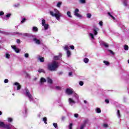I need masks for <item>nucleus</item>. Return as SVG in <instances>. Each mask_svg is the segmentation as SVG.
<instances>
[{
    "label": "nucleus",
    "mask_w": 129,
    "mask_h": 129,
    "mask_svg": "<svg viewBox=\"0 0 129 129\" xmlns=\"http://www.w3.org/2000/svg\"><path fill=\"white\" fill-rule=\"evenodd\" d=\"M58 67H59V62L55 60L48 64V69L49 71H57Z\"/></svg>",
    "instance_id": "nucleus-1"
},
{
    "label": "nucleus",
    "mask_w": 129,
    "mask_h": 129,
    "mask_svg": "<svg viewBox=\"0 0 129 129\" xmlns=\"http://www.w3.org/2000/svg\"><path fill=\"white\" fill-rule=\"evenodd\" d=\"M73 95V98H70L69 99V103L71 106L79 101V96L76 93H74Z\"/></svg>",
    "instance_id": "nucleus-2"
},
{
    "label": "nucleus",
    "mask_w": 129,
    "mask_h": 129,
    "mask_svg": "<svg viewBox=\"0 0 129 129\" xmlns=\"http://www.w3.org/2000/svg\"><path fill=\"white\" fill-rule=\"evenodd\" d=\"M50 15L52 16V17H54L56 19L57 21H60V18H61V13H60V11L57 9H55L54 10V12L50 11Z\"/></svg>",
    "instance_id": "nucleus-3"
},
{
    "label": "nucleus",
    "mask_w": 129,
    "mask_h": 129,
    "mask_svg": "<svg viewBox=\"0 0 129 129\" xmlns=\"http://www.w3.org/2000/svg\"><path fill=\"white\" fill-rule=\"evenodd\" d=\"M25 90V94L26 97H28L29 101L30 102H35V99H34V97H33V95L31 94V93H30V91H29V89L26 88Z\"/></svg>",
    "instance_id": "nucleus-4"
},
{
    "label": "nucleus",
    "mask_w": 129,
    "mask_h": 129,
    "mask_svg": "<svg viewBox=\"0 0 129 129\" xmlns=\"http://www.w3.org/2000/svg\"><path fill=\"white\" fill-rule=\"evenodd\" d=\"M79 13V9H76L74 12V15L76 17H77V18H79V19H82L83 18L82 15H80Z\"/></svg>",
    "instance_id": "nucleus-5"
},
{
    "label": "nucleus",
    "mask_w": 129,
    "mask_h": 129,
    "mask_svg": "<svg viewBox=\"0 0 129 129\" xmlns=\"http://www.w3.org/2000/svg\"><path fill=\"white\" fill-rule=\"evenodd\" d=\"M42 25L43 27V30L46 31V30H48V28H49V24H46V20L44 19H43L42 20Z\"/></svg>",
    "instance_id": "nucleus-6"
},
{
    "label": "nucleus",
    "mask_w": 129,
    "mask_h": 129,
    "mask_svg": "<svg viewBox=\"0 0 129 129\" xmlns=\"http://www.w3.org/2000/svg\"><path fill=\"white\" fill-rule=\"evenodd\" d=\"M65 51H67V57L69 58L71 56V52L69 50V46L66 45L64 47Z\"/></svg>",
    "instance_id": "nucleus-7"
},
{
    "label": "nucleus",
    "mask_w": 129,
    "mask_h": 129,
    "mask_svg": "<svg viewBox=\"0 0 129 129\" xmlns=\"http://www.w3.org/2000/svg\"><path fill=\"white\" fill-rule=\"evenodd\" d=\"M66 93H67L68 95H72V94L73 95V94L75 93L74 92V90H73V89L69 88L66 89Z\"/></svg>",
    "instance_id": "nucleus-8"
},
{
    "label": "nucleus",
    "mask_w": 129,
    "mask_h": 129,
    "mask_svg": "<svg viewBox=\"0 0 129 129\" xmlns=\"http://www.w3.org/2000/svg\"><path fill=\"white\" fill-rule=\"evenodd\" d=\"M14 85H15V87H14L15 91H18L20 90V89H21V86L19 83L15 82Z\"/></svg>",
    "instance_id": "nucleus-9"
},
{
    "label": "nucleus",
    "mask_w": 129,
    "mask_h": 129,
    "mask_svg": "<svg viewBox=\"0 0 129 129\" xmlns=\"http://www.w3.org/2000/svg\"><path fill=\"white\" fill-rule=\"evenodd\" d=\"M33 41L37 45H41V43H42V40H41L38 39L36 37L33 38Z\"/></svg>",
    "instance_id": "nucleus-10"
},
{
    "label": "nucleus",
    "mask_w": 129,
    "mask_h": 129,
    "mask_svg": "<svg viewBox=\"0 0 129 129\" xmlns=\"http://www.w3.org/2000/svg\"><path fill=\"white\" fill-rule=\"evenodd\" d=\"M15 34L16 35H18L19 36H24V37H30L31 36V34L29 33H21L20 32H16Z\"/></svg>",
    "instance_id": "nucleus-11"
},
{
    "label": "nucleus",
    "mask_w": 129,
    "mask_h": 129,
    "mask_svg": "<svg viewBox=\"0 0 129 129\" xmlns=\"http://www.w3.org/2000/svg\"><path fill=\"white\" fill-rule=\"evenodd\" d=\"M4 128H6V129H11V128H13L14 127V126H13V125L11 124H4Z\"/></svg>",
    "instance_id": "nucleus-12"
},
{
    "label": "nucleus",
    "mask_w": 129,
    "mask_h": 129,
    "mask_svg": "<svg viewBox=\"0 0 129 129\" xmlns=\"http://www.w3.org/2000/svg\"><path fill=\"white\" fill-rule=\"evenodd\" d=\"M98 31H99V29L98 28H95L93 29V32L95 36H96L97 34H98Z\"/></svg>",
    "instance_id": "nucleus-13"
},
{
    "label": "nucleus",
    "mask_w": 129,
    "mask_h": 129,
    "mask_svg": "<svg viewBox=\"0 0 129 129\" xmlns=\"http://www.w3.org/2000/svg\"><path fill=\"white\" fill-rule=\"evenodd\" d=\"M11 47H12V49H13V50H14L16 53L20 52V49H19V48H17V46H16L15 45H12Z\"/></svg>",
    "instance_id": "nucleus-14"
},
{
    "label": "nucleus",
    "mask_w": 129,
    "mask_h": 129,
    "mask_svg": "<svg viewBox=\"0 0 129 129\" xmlns=\"http://www.w3.org/2000/svg\"><path fill=\"white\" fill-rule=\"evenodd\" d=\"M62 57V54L59 53V55H56L54 56L53 59L54 60H60Z\"/></svg>",
    "instance_id": "nucleus-15"
},
{
    "label": "nucleus",
    "mask_w": 129,
    "mask_h": 129,
    "mask_svg": "<svg viewBox=\"0 0 129 129\" xmlns=\"http://www.w3.org/2000/svg\"><path fill=\"white\" fill-rule=\"evenodd\" d=\"M22 113H23V116H26L27 114L28 113V111L27 110V108H24V109H23V111H22Z\"/></svg>",
    "instance_id": "nucleus-16"
},
{
    "label": "nucleus",
    "mask_w": 129,
    "mask_h": 129,
    "mask_svg": "<svg viewBox=\"0 0 129 129\" xmlns=\"http://www.w3.org/2000/svg\"><path fill=\"white\" fill-rule=\"evenodd\" d=\"M89 36L90 37L91 41H93V40H94V35H93V34L90 33L89 34Z\"/></svg>",
    "instance_id": "nucleus-17"
},
{
    "label": "nucleus",
    "mask_w": 129,
    "mask_h": 129,
    "mask_svg": "<svg viewBox=\"0 0 129 129\" xmlns=\"http://www.w3.org/2000/svg\"><path fill=\"white\" fill-rule=\"evenodd\" d=\"M79 3L82 5H84V4H86V0H79Z\"/></svg>",
    "instance_id": "nucleus-18"
},
{
    "label": "nucleus",
    "mask_w": 129,
    "mask_h": 129,
    "mask_svg": "<svg viewBox=\"0 0 129 129\" xmlns=\"http://www.w3.org/2000/svg\"><path fill=\"white\" fill-rule=\"evenodd\" d=\"M10 17H11V14H8L4 18V20H9V19H10Z\"/></svg>",
    "instance_id": "nucleus-19"
},
{
    "label": "nucleus",
    "mask_w": 129,
    "mask_h": 129,
    "mask_svg": "<svg viewBox=\"0 0 129 129\" xmlns=\"http://www.w3.org/2000/svg\"><path fill=\"white\" fill-rule=\"evenodd\" d=\"M47 80L48 83H50V84H52V83H53V81L50 78H47Z\"/></svg>",
    "instance_id": "nucleus-20"
},
{
    "label": "nucleus",
    "mask_w": 129,
    "mask_h": 129,
    "mask_svg": "<svg viewBox=\"0 0 129 129\" xmlns=\"http://www.w3.org/2000/svg\"><path fill=\"white\" fill-rule=\"evenodd\" d=\"M46 82V79L44 78H41L40 79V83L41 84H43V83Z\"/></svg>",
    "instance_id": "nucleus-21"
},
{
    "label": "nucleus",
    "mask_w": 129,
    "mask_h": 129,
    "mask_svg": "<svg viewBox=\"0 0 129 129\" xmlns=\"http://www.w3.org/2000/svg\"><path fill=\"white\" fill-rule=\"evenodd\" d=\"M83 61L84 63H87L88 62H89V59H88L87 57H86L84 59Z\"/></svg>",
    "instance_id": "nucleus-22"
},
{
    "label": "nucleus",
    "mask_w": 129,
    "mask_h": 129,
    "mask_svg": "<svg viewBox=\"0 0 129 129\" xmlns=\"http://www.w3.org/2000/svg\"><path fill=\"white\" fill-rule=\"evenodd\" d=\"M32 31L33 32H38V28L37 27H33L32 28Z\"/></svg>",
    "instance_id": "nucleus-23"
},
{
    "label": "nucleus",
    "mask_w": 129,
    "mask_h": 129,
    "mask_svg": "<svg viewBox=\"0 0 129 129\" xmlns=\"http://www.w3.org/2000/svg\"><path fill=\"white\" fill-rule=\"evenodd\" d=\"M67 15L69 18H72V16H71V12H70V11L67 12Z\"/></svg>",
    "instance_id": "nucleus-24"
},
{
    "label": "nucleus",
    "mask_w": 129,
    "mask_h": 129,
    "mask_svg": "<svg viewBox=\"0 0 129 129\" xmlns=\"http://www.w3.org/2000/svg\"><path fill=\"white\" fill-rule=\"evenodd\" d=\"M103 63L106 65V66H109V62L106 60H104Z\"/></svg>",
    "instance_id": "nucleus-25"
},
{
    "label": "nucleus",
    "mask_w": 129,
    "mask_h": 129,
    "mask_svg": "<svg viewBox=\"0 0 129 129\" xmlns=\"http://www.w3.org/2000/svg\"><path fill=\"white\" fill-rule=\"evenodd\" d=\"M38 72H39V73H45V71H44V70L42 69H39L38 70Z\"/></svg>",
    "instance_id": "nucleus-26"
},
{
    "label": "nucleus",
    "mask_w": 129,
    "mask_h": 129,
    "mask_svg": "<svg viewBox=\"0 0 129 129\" xmlns=\"http://www.w3.org/2000/svg\"><path fill=\"white\" fill-rule=\"evenodd\" d=\"M5 57H6V59H10L11 55H10V54L6 53Z\"/></svg>",
    "instance_id": "nucleus-27"
},
{
    "label": "nucleus",
    "mask_w": 129,
    "mask_h": 129,
    "mask_svg": "<svg viewBox=\"0 0 129 129\" xmlns=\"http://www.w3.org/2000/svg\"><path fill=\"white\" fill-rule=\"evenodd\" d=\"M5 126V123L0 121V127H4Z\"/></svg>",
    "instance_id": "nucleus-28"
},
{
    "label": "nucleus",
    "mask_w": 129,
    "mask_h": 129,
    "mask_svg": "<svg viewBox=\"0 0 129 129\" xmlns=\"http://www.w3.org/2000/svg\"><path fill=\"white\" fill-rule=\"evenodd\" d=\"M102 44L103 46H104L106 48L108 47V44L105 42H102Z\"/></svg>",
    "instance_id": "nucleus-29"
},
{
    "label": "nucleus",
    "mask_w": 129,
    "mask_h": 129,
    "mask_svg": "<svg viewBox=\"0 0 129 129\" xmlns=\"http://www.w3.org/2000/svg\"><path fill=\"white\" fill-rule=\"evenodd\" d=\"M61 5H62V2H59L57 4L56 7H57V8H60L61 7Z\"/></svg>",
    "instance_id": "nucleus-30"
},
{
    "label": "nucleus",
    "mask_w": 129,
    "mask_h": 129,
    "mask_svg": "<svg viewBox=\"0 0 129 129\" xmlns=\"http://www.w3.org/2000/svg\"><path fill=\"white\" fill-rule=\"evenodd\" d=\"M88 121H89L88 119H86L84 121L83 124H85V125H86V124L87 123V122H88Z\"/></svg>",
    "instance_id": "nucleus-31"
},
{
    "label": "nucleus",
    "mask_w": 129,
    "mask_h": 129,
    "mask_svg": "<svg viewBox=\"0 0 129 129\" xmlns=\"http://www.w3.org/2000/svg\"><path fill=\"white\" fill-rule=\"evenodd\" d=\"M43 121H44V123L47 124V117H43Z\"/></svg>",
    "instance_id": "nucleus-32"
},
{
    "label": "nucleus",
    "mask_w": 129,
    "mask_h": 129,
    "mask_svg": "<svg viewBox=\"0 0 129 129\" xmlns=\"http://www.w3.org/2000/svg\"><path fill=\"white\" fill-rule=\"evenodd\" d=\"M117 115L119 118H120V112H119V110H117Z\"/></svg>",
    "instance_id": "nucleus-33"
},
{
    "label": "nucleus",
    "mask_w": 129,
    "mask_h": 129,
    "mask_svg": "<svg viewBox=\"0 0 129 129\" xmlns=\"http://www.w3.org/2000/svg\"><path fill=\"white\" fill-rule=\"evenodd\" d=\"M96 112L97 113H100V112H101V110H100V108H97L96 109Z\"/></svg>",
    "instance_id": "nucleus-34"
},
{
    "label": "nucleus",
    "mask_w": 129,
    "mask_h": 129,
    "mask_svg": "<svg viewBox=\"0 0 129 129\" xmlns=\"http://www.w3.org/2000/svg\"><path fill=\"white\" fill-rule=\"evenodd\" d=\"M108 16H109L111 18H112L113 20H115V18H114V17H113L112 15H111V14H110V13L108 12Z\"/></svg>",
    "instance_id": "nucleus-35"
},
{
    "label": "nucleus",
    "mask_w": 129,
    "mask_h": 129,
    "mask_svg": "<svg viewBox=\"0 0 129 129\" xmlns=\"http://www.w3.org/2000/svg\"><path fill=\"white\" fill-rule=\"evenodd\" d=\"M123 5L125 7H127V1H126V0L124 1V2H123Z\"/></svg>",
    "instance_id": "nucleus-36"
},
{
    "label": "nucleus",
    "mask_w": 129,
    "mask_h": 129,
    "mask_svg": "<svg viewBox=\"0 0 129 129\" xmlns=\"http://www.w3.org/2000/svg\"><path fill=\"white\" fill-rule=\"evenodd\" d=\"M38 60H39V61H40V62H44V57H39V58H38Z\"/></svg>",
    "instance_id": "nucleus-37"
},
{
    "label": "nucleus",
    "mask_w": 129,
    "mask_h": 129,
    "mask_svg": "<svg viewBox=\"0 0 129 129\" xmlns=\"http://www.w3.org/2000/svg\"><path fill=\"white\" fill-rule=\"evenodd\" d=\"M124 50L127 51L128 50V46L127 45L124 46Z\"/></svg>",
    "instance_id": "nucleus-38"
},
{
    "label": "nucleus",
    "mask_w": 129,
    "mask_h": 129,
    "mask_svg": "<svg viewBox=\"0 0 129 129\" xmlns=\"http://www.w3.org/2000/svg\"><path fill=\"white\" fill-rule=\"evenodd\" d=\"M87 17L88 18V19H90V18H91V14L88 13L87 14Z\"/></svg>",
    "instance_id": "nucleus-39"
},
{
    "label": "nucleus",
    "mask_w": 129,
    "mask_h": 129,
    "mask_svg": "<svg viewBox=\"0 0 129 129\" xmlns=\"http://www.w3.org/2000/svg\"><path fill=\"white\" fill-rule=\"evenodd\" d=\"M53 125L55 127V128H57V127H58V124H57V123H53Z\"/></svg>",
    "instance_id": "nucleus-40"
},
{
    "label": "nucleus",
    "mask_w": 129,
    "mask_h": 129,
    "mask_svg": "<svg viewBox=\"0 0 129 129\" xmlns=\"http://www.w3.org/2000/svg\"><path fill=\"white\" fill-rule=\"evenodd\" d=\"M55 89L56 90H61V87H59V86H56L55 87Z\"/></svg>",
    "instance_id": "nucleus-41"
},
{
    "label": "nucleus",
    "mask_w": 129,
    "mask_h": 129,
    "mask_svg": "<svg viewBox=\"0 0 129 129\" xmlns=\"http://www.w3.org/2000/svg\"><path fill=\"white\" fill-rule=\"evenodd\" d=\"M8 121H9V122H12V121H13L12 118H11V117L8 118Z\"/></svg>",
    "instance_id": "nucleus-42"
},
{
    "label": "nucleus",
    "mask_w": 129,
    "mask_h": 129,
    "mask_svg": "<svg viewBox=\"0 0 129 129\" xmlns=\"http://www.w3.org/2000/svg\"><path fill=\"white\" fill-rule=\"evenodd\" d=\"M73 125V124L72 123H70L69 125V129H72V126Z\"/></svg>",
    "instance_id": "nucleus-43"
},
{
    "label": "nucleus",
    "mask_w": 129,
    "mask_h": 129,
    "mask_svg": "<svg viewBox=\"0 0 129 129\" xmlns=\"http://www.w3.org/2000/svg\"><path fill=\"white\" fill-rule=\"evenodd\" d=\"M25 22H26V18H23L21 23V24H24V23H25Z\"/></svg>",
    "instance_id": "nucleus-44"
},
{
    "label": "nucleus",
    "mask_w": 129,
    "mask_h": 129,
    "mask_svg": "<svg viewBox=\"0 0 129 129\" xmlns=\"http://www.w3.org/2000/svg\"><path fill=\"white\" fill-rule=\"evenodd\" d=\"M85 126V124H82L81 125L80 129H84Z\"/></svg>",
    "instance_id": "nucleus-45"
},
{
    "label": "nucleus",
    "mask_w": 129,
    "mask_h": 129,
    "mask_svg": "<svg viewBox=\"0 0 129 129\" xmlns=\"http://www.w3.org/2000/svg\"><path fill=\"white\" fill-rule=\"evenodd\" d=\"M24 57L25 58H29V53H25L24 54Z\"/></svg>",
    "instance_id": "nucleus-46"
},
{
    "label": "nucleus",
    "mask_w": 129,
    "mask_h": 129,
    "mask_svg": "<svg viewBox=\"0 0 129 129\" xmlns=\"http://www.w3.org/2000/svg\"><path fill=\"white\" fill-rule=\"evenodd\" d=\"M83 84H84V83L83 81H80L79 82V85H80V86H83Z\"/></svg>",
    "instance_id": "nucleus-47"
},
{
    "label": "nucleus",
    "mask_w": 129,
    "mask_h": 129,
    "mask_svg": "<svg viewBox=\"0 0 129 129\" xmlns=\"http://www.w3.org/2000/svg\"><path fill=\"white\" fill-rule=\"evenodd\" d=\"M108 52H109V53H110V54H112V55H114V53L113 52V51L110 50H108Z\"/></svg>",
    "instance_id": "nucleus-48"
},
{
    "label": "nucleus",
    "mask_w": 129,
    "mask_h": 129,
    "mask_svg": "<svg viewBox=\"0 0 129 129\" xmlns=\"http://www.w3.org/2000/svg\"><path fill=\"white\" fill-rule=\"evenodd\" d=\"M14 6L15 8H18V7H20V4H15V5H14Z\"/></svg>",
    "instance_id": "nucleus-49"
},
{
    "label": "nucleus",
    "mask_w": 129,
    "mask_h": 129,
    "mask_svg": "<svg viewBox=\"0 0 129 129\" xmlns=\"http://www.w3.org/2000/svg\"><path fill=\"white\" fill-rule=\"evenodd\" d=\"M72 74H73L72 72H70L69 73V76H70V77H71V76H72Z\"/></svg>",
    "instance_id": "nucleus-50"
},
{
    "label": "nucleus",
    "mask_w": 129,
    "mask_h": 129,
    "mask_svg": "<svg viewBox=\"0 0 129 129\" xmlns=\"http://www.w3.org/2000/svg\"><path fill=\"white\" fill-rule=\"evenodd\" d=\"M4 15H5V13H4V12L3 11L0 12V16H4Z\"/></svg>",
    "instance_id": "nucleus-51"
},
{
    "label": "nucleus",
    "mask_w": 129,
    "mask_h": 129,
    "mask_svg": "<svg viewBox=\"0 0 129 129\" xmlns=\"http://www.w3.org/2000/svg\"><path fill=\"white\" fill-rule=\"evenodd\" d=\"M50 35H51V31H49L47 32V33L46 34V36H50Z\"/></svg>",
    "instance_id": "nucleus-52"
},
{
    "label": "nucleus",
    "mask_w": 129,
    "mask_h": 129,
    "mask_svg": "<svg viewBox=\"0 0 129 129\" xmlns=\"http://www.w3.org/2000/svg\"><path fill=\"white\" fill-rule=\"evenodd\" d=\"M74 116H75V117H78V116H79V115L78 114H77V113H75V114H74Z\"/></svg>",
    "instance_id": "nucleus-53"
},
{
    "label": "nucleus",
    "mask_w": 129,
    "mask_h": 129,
    "mask_svg": "<svg viewBox=\"0 0 129 129\" xmlns=\"http://www.w3.org/2000/svg\"><path fill=\"white\" fill-rule=\"evenodd\" d=\"M103 125L104 127H107V126H108V125H107V124H106V123L103 124Z\"/></svg>",
    "instance_id": "nucleus-54"
},
{
    "label": "nucleus",
    "mask_w": 129,
    "mask_h": 129,
    "mask_svg": "<svg viewBox=\"0 0 129 129\" xmlns=\"http://www.w3.org/2000/svg\"><path fill=\"white\" fill-rule=\"evenodd\" d=\"M70 47L72 50H74V46L73 45L70 46Z\"/></svg>",
    "instance_id": "nucleus-55"
},
{
    "label": "nucleus",
    "mask_w": 129,
    "mask_h": 129,
    "mask_svg": "<svg viewBox=\"0 0 129 129\" xmlns=\"http://www.w3.org/2000/svg\"><path fill=\"white\" fill-rule=\"evenodd\" d=\"M17 43L18 44H20V43H21V40H20V39H17Z\"/></svg>",
    "instance_id": "nucleus-56"
},
{
    "label": "nucleus",
    "mask_w": 129,
    "mask_h": 129,
    "mask_svg": "<svg viewBox=\"0 0 129 129\" xmlns=\"http://www.w3.org/2000/svg\"><path fill=\"white\" fill-rule=\"evenodd\" d=\"M99 25H100V26H102V25H103V22H102V21H100L99 22Z\"/></svg>",
    "instance_id": "nucleus-57"
},
{
    "label": "nucleus",
    "mask_w": 129,
    "mask_h": 129,
    "mask_svg": "<svg viewBox=\"0 0 129 129\" xmlns=\"http://www.w3.org/2000/svg\"><path fill=\"white\" fill-rule=\"evenodd\" d=\"M4 82H5V83H8L9 82V80H8V79H5V80H4Z\"/></svg>",
    "instance_id": "nucleus-58"
},
{
    "label": "nucleus",
    "mask_w": 129,
    "mask_h": 129,
    "mask_svg": "<svg viewBox=\"0 0 129 129\" xmlns=\"http://www.w3.org/2000/svg\"><path fill=\"white\" fill-rule=\"evenodd\" d=\"M105 101L106 103H109V100H108V99H106Z\"/></svg>",
    "instance_id": "nucleus-59"
},
{
    "label": "nucleus",
    "mask_w": 129,
    "mask_h": 129,
    "mask_svg": "<svg viewBox=\"0 0 129 129\" xmlns=\"http://www.w3.org/2000/svg\"><path fill=\"white\" fill-rule=\"evenodd\" d=\"M41 113H39L37 115V116H38V117H41Z\"/></svg>",
    "instance_id": "nucleus-60"
},
{
    "label": "nucleus",
    "mask_w": 129,
    "mask_h": 129,
    "mask_svg": "<svg viewBox=\"0 0 129 129\" xmlns=\"http://www.w3.org/2000/svg\"><path fill=\"white\" fill-rule=\"evenodd\" d=\"M66 117L65 116H62L61 118L62 120H64L65 119Z\"/></svg>",
    "instance_id": "nucleus-61"
},
{
    "label": "nucleus",
    "mask_w": 129,
    "mask_h": 129,
    "mask_svg": "<svg viewBox=\"0 0 129 129\" xmlns=\"http://www.w3.org/2000/svg\"><path fill=\"white\" fill-rule=\"evenodd\" d=\"M84 103H85V104H87V101L84 100Z\"/></svg>",
    "instance_id": "nucleus-62"
},
{
    "label": "nucleus",
    "mask_w": 129,
    "mask_h": 129,
    "mask_svg": "<svg viewBox=\"0 0 129 129\" xmlns=\"http://www.w3.org/2000/svg\"><path fill=\"white\" fill-rule=\"evenodd\" d=\"M2 114H3V112L0 111V115H2Z\"/></svg>",
    "instance_id": "nucleus-63"
},
{
    "label": "nucleus",
    "mask_w": 129,
    "mask_h": 129,
    "mask_svg": "<svg viewBox=\"0 0 129 129\" xmlns=\"http://www.w3.org/2000/svg\"><path fill=\"white\" fill-rule=\"evenodd\" d=\"M18 27H19V26H16L15 28H16V29H18Z\"/></svg>",
    "instance_id": "nucleus-64"
}]
</instances>
